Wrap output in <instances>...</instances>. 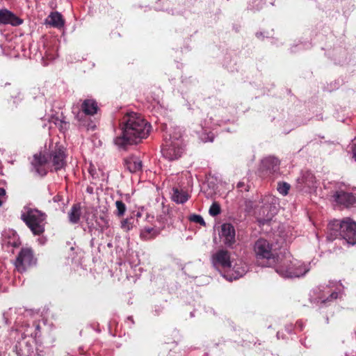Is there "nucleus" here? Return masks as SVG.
Masks as SVG:
<instances>
[{
	"label": "nucleus",
	"mask_w": 356,
	"mask_h": 356,
	"mask_svg": "<svg viewBox=\"0 0 356 356\" xmlns=\"http://www.w3.org/2000/svg\"><path fill=\"white\" fill-rule=\"evenodd\" d=\"M327 229L330 240L341 238L349 244L356 243V223L350 219L333 220L328 224Z\"/></svg>",
	"instance_id": "7ed1b4c3"
},
{
	"label": "nucleus",
	"mask_w": 356,
	"mask_h": 356,
	"mask_svg": "<svg viewBox=\"0 0 356 356\" xmlns=\"http://www.w3.org/2000/svg\"><path fill=\"white\" fill-rule=\"evenodd\" d=\"M46 218V213L31 208H28L26 211L21 215L22 220L35 236H40L44 233Z\"/></svg>",
	"instance_id": "20e7f679"
},
{
	"label": "nucleus",
	"mask_w": 356,
	"mask_h": 356,
	"mask_svg": "<svg viewBox=\"0 0 356 356\" xmlns=\"http://www.w3.org/2000/svg\"><path fill=\"white\" fill-rule=\"evenodd\" d=\"M332 197L337 204L345 207H349L356 202V197L353 193L343 191H336Z\"/></svg>",
	"instance_id": "9d476101"
},
{
	"label": "nucleus",
	"mask_w": 356,
	"mask_h": 356,
	"mask_svg": "<svg viewBox=\"0 0 356 356\" xmlns=\"http://www.w3.org/2000/svg\"><path fill=\"white\" fill-rule=\"evenodd\" d=\"M254 252L256 261L259 266L263 267L277 266L276 271L285 277H298L303 275L297 270L293 269V265L290 259L286 257L281 261L275 249L273 248V244L264 238H259L254 244Z\"/></svg>",
	"instance_id": "f257e3e1"
},
{
	"label": "nucleus",
	"mask_w": 356,
	"mask_h": 356,
	"mask_svg": "<svg viewBox=\"0 0 356 356\" xmlns=\"http://www.w3.org/2000/svg\"><path fill=\"white\" fill-rule=\"evenodd\" d=\"M49 161L52 163L55 171H58L63 169L66 165V154L64 147L61 145L56 144L54 149L50 152Z\"/></svg>",
	"instance_id": "6e6552de"
},
{
	"label": "nucleus",
	"mask_w": 356,
	"mask_h": 356,
	"mask_svg": "<svg viewBox=\"0 0 356 356\" xmlns=\"http://www.w3.org/2000/svg\"><path fill=\"white\" fill-rule=\"evenodd\" d=\"M131 220V218H125L121 221V228L123 230L128 232L132 228V222Z\"/></svg>",
	"instance_id": "a878e982"
},
{
	"label": "nucleus",
	"mask_w": 356,
	"mask_h": 356,
	"mask_svg": "<svg viewBox=\"0 0 356 356\" xmlns=\"http://www.w3.org/2000/svg\"><path fill=\"white\" fill-rule=\"evenodd\" d=\"M23 23V19L16 16L13 13L7 9L0 10V24H10L14 26H19Z\"/></svg>",
	"instance_id": "f8f14e48"
},
{
	"label": "nucleus",
	"mask_w": 356,
	"mask_h": 356,
	"mask_svg": "<svg viewBox=\"0 0 356 356\" xmlns=\"http://www.w3.org/2000/svg\"><path fill=\"white\" fill-rule=\"evenodd\" d=\"M121 134L115 139V143L124 147L127 145L138 143L146 138L150 132L151 125L138 113L129 112L120 120Z\"/></svg>",
	"instance_id": "f03ea898"
},
{
	"label": "nucleus",
	"mask_w": 356,
	"mask_h": 356,
	"mask_svg": "<svg viewBox=\"0 0 356 356\" xmlns=\"http://www.w3.org/2000/svg\"><path fill=\"white\" fill-rule=\"evenodd\" d=\"M230 252L225 249H219L211 255V261L213 266L219 269L221 268L224 272L232 267Z\"/></svg>",
	"instance_id": "423d86ee"
},
{
	"label": "nucleus",
	"mask_w": 356,
	"mask_h": 356,
	"mask_svg": "<svg viewBox=\"0 0 356 356\" xmlns=\"http://www.w3.org/2000/svg\"><path fill=\"white\" fill-rule=\"evenodd\" d=\"M352 151H353V157L355 158V159L356 161V141L354 142L353 144Z\"/></svg>",
	"instance_id": "c85d7f7f"
},
{
	"label": "nucleus",
	"mask_w": 356,
	"mask_h": 356,
	"mask_svg": "<svg viewBox=\"0 0 356 356\" xmlns=\"http://www.w3.org/2000/svg\"><path fill=\"white\" fill-rule=\"evenodd\" d=\"M245 191H249V186H247V188H245Z\"/></svg>",
	"instance_id": "72a5a7b5"
},
{
	"label": "nucleus",
	"mask_w": 356,
	"mask_h": 356,
	"mask_svg": "<svg viewBox=\"0 0 356 356\" xmlns=\"http://www.w3.org/2000/svg\"><path fill=\"white\" fill-rule=\"evenodd\" d=\"M280 161L274 156H268L262 161V167L269 174H274L280 169Z\"/></svg>",
	"instance_id": "4468645a"
},
{
	"label": "nucleus",
	"mask_w": 356,
	"mask_h": 356,
	"mask_svg": "<svg viewBox=\"0 0 356 356\" xmlns=\"http://www.w3.org/2000/svg\"><path fill=\"white\" fill-rule=\"evenodd\" d=\"M290 188V184L286 182H279L277 184V191L283 195H286L289 193Z\"/></svg>",
	"instance_id": "b1692460"
},
{
	"label": "nucleus",
	"mask_w": 356,
	"mask_h": 356,
	"mask_svg": "<svg viewBox=\"0 0 356 356\" xmlns=\"http://www.w3.org/2000/svg\"><path fill=\"white\" fill-rule=\"evenodd\" d=\"M189 219L192 222L198 223L201 225H205V222H204L203 218L200 215L193 214L190 216Z\"/></svg>",
	"instance_id": "bb28decb"
},
{
	"label": "nucleus",
	"mask_w": 356,
	"mask_h": 356,
	"mask_svg": "<svg viewBox=\"0 0 356 356\" xmlns=\"http://www.w3.org/2000/svg\"><path fill=\"white\" fill-rule=\"evenodd\" d=\"M99 109L97 102L93 99H84L80 106V108H73L72 113L75 115V118L81 122L83 114L85 115H94Z\"/></svg>",
	"instance_id": "0eeeda50"
},
{
	"label": "nucleus",
	"mask_w": 356,
	"mask_h": 356,
	"mask_svg": "<svg viewBox=\"0 0 356 356\" xmlns=\"http://www.w3.org/2000/svg\"><path fill=\"white\" fill-rule=\"evenodd\" d=\"M124 166L131 173L142 170V161L136 156H130L124 159Z\"/></svg>",
	"instance_id": "ddd939ff"
},
{
	"label": "nucleus",
	"mask_w": 356,
	"mask_h": 356,
	"mask_svg": "<svg viewBox=\"0 0 356 356\" xmlns=\"http://www.w3.org/2000/svg\"><path fill=\"white\" fill-rule=\"evenodd\" d=\"M302 182L307 187H312L316 182V177L312 172L306 171L302 175Z\"/></svg>",
	"instance_id": "412c9836"
},
{
	"label": "nucleus",
	"mask_w": 356,
	"mask_h": 356,
	"mask_svg": "<svg viewBox=\"0 0 356 356\" xmlns=\"http://www.w3.org/2000/svg\"><path fill=\"white\" fill-rule=\"evenodd\" d=\"M52 202H54V203H56L58 204V206L56 207V210H58V209H60L62 211L64 210V207H65V203H64V200H63V195H60V194H57L53 198H52Z\"/></svg>",
	"instance_id": "5701e85b"
},
{
	"label": "nucleus",
	"mask_w": 356,
	"mask_h": 356,
	"mask_svg": "<svg viewBox=\"0 0 356 356\" xmlns=\"http://www.w3.org/2000/svg\"><path fill=\"white\" fill-rule=\"evenodd\" d=\"M160 233V230H157L154 227H144L141 232L140 236L142 239L148 241L155 238Z\"/></svg>",
	"instance_id": "6ab92c4d"
},
{
	"label": "nucleus",
	"mask_w": 356,
	"mask_h": 356,
	"mask_svg": "<svg viewBox=\"0 0 356 356\" xmlns=\"http://www.w3.org/2000/svg\"><path fill=\"white\" fill-rule=\"evenodd\" d=\"M172 191V200L177 204H184L190 197L189 194L186 191L179 190L177 188H174Z\"/></svg>",
	"instance_id": "a211bd4d"
},
{
	"label": "nucleus",
	"mask_w": 356,
	"mask_h": 356,
	"mask_svg": "<svg viewBox=\"0 0 356 356\" xmlns=\"http://www.w3.org/2000/svg\"><path fill=\"white\" fill-rule=\"evenodd\" d=\"M337 296H338V293L337 292H333L330 295V297H331L332 299H336V298H337Z\"/></svg>",
	"instance_id": "7c9ffc66"
},
{
	"label": "nucleus",
	"mask_w": 356,
	"mask_h": 356,
	"mask_svg": "<svg viewBox=\"0 0 356 356\" xmlns=\"http://www.w3.org/2000/svg\"><path fill=\"white\" fill-rule=\"evenodd\" d=\"M6 195V190L3 188H0V197H5Z\"/></svg>",
	"instance_id": "c756f323"
},
{
	"label": "nucleus",
	"mask_w": 356,
	"mask_h": 356,
	"mask_svg": "<svg viewBox=\"0 0 356 356\" xmlns=\"http://www.w3.org/2000/svg\"><path fill=\"white\" fill-rule=\"evenodd\" d=\"M171 351V348H168L166 346H163L161 348V351L159 354V356H165V353L167 351Z\"/></svg>",
	"instance_id": "cd10ccee"
},
{
	"label": "nucleus",
	"mask_w": 356,
	"mask_h": 356,
	"mask_svg": "<svg viewBox=\"0 0 356 356\" xmlns=\"http://www.w3.org/2000/svg\"><path fill=\"white\" fill-rule=\"evenodd\" d=\"M245 186L243 182H238L237 184V188L241 189Z\"/></svg>",
	"instance_id": "2f4dec72"
},
{
	"label": "nucleus",
	"mask_w": 356,
	"mask_h": 356,
	"mask_svg": "<svg viewBox=\"0 0 356 356\" xmlns=\"http://www.w3.org/2000/svg\"><path fill=\"white\" fill-rule=\"evenodd\" d=\"M220 211H221V209H220V204L217 202H213L211 206L210 207V209H209V214L211 216H218V214L220 213Z\"/></svg>",
	"instance_id": "393cba45"
},
{
	"label": "nucleus",
	"mask_w": 356,
	"mask_h": 356,
	"mask_svg": "<svg viewBox=\"0 0 356 356\" xmlns=\"http://www.w3.org/2000/svg\"><path fill=\"white\" fill-rule=\"evenodd\" d=\"M46 23L53 27L60 29L64 26L65 20L62 15L60 13L56 11L50 13V15L46 19Z\"/></svg>",
	"instance_id": "2eb2a0df"
},
{
	"label": "nucleus",
	"mask_w": 356,
	"mask_h": 356,
	"mask_svg": "<svg viewBox=\"0 0 356 356\" xmlns=\"http://www.w3.org/2000/svg\"><path fill=\"white\" fill-rule=\"evenodd\" d=\"M246 272V270L243 267H238L234 266L233 268L232 267L229 269H227L225 271L224 277L229 281L233 280H237L242 277Z\"/></svg>",
	"instance_id": "dca6fc26"
},
{
	"label": "nucleus",
	"mask_w": 356,
	"mask_h": 356,
	"mask_svg": "<svg viewBox=\"0 0 356 356\" xmlns=\"http://www.w3.org/2000/svg\"><path fill=\"white\" fill-rule=\"evenodd\" d=\"M183 149L181 147V142L177 139L175 141L166 142L162 149L163 156L170 161L178 159L181 156Z\"/></svg>",
	"instance_id": "1a4fd4ad"
},
{
	"label": "nucleus",
	"mask_w": 356,
	"mask_h": 356,
	"mask_svg": "<svg viewBox=\"0 0 356 356\" xmlns=\"http://www.w3.org/2000/svg\"><path fill=\"white\" fill-rule=\"evenodd\" d=\"M40 325H39V324H37V325H36V329H37V330H39V329H40Z\"/></svg>",
	"instance_id": "473e14b6"
},
{
	"label": "nucleus",
	"mask_w": 356,
	"mask_h": 356,
	"mask_svg": "<svg viewBox=\"0 0 356 356\" xmlns=\"http://www.w3.org/2000/svg\"><path fill=\"white\" fill-rule=\"evenodd\" d=\"M81 216V207L79 203L74 204L68 213L69 221L72 224L79 222Z\"/></svg>",
	"instance_id": "f3484780"
},
{
	"label": "nucleus",
	"mask_w": 356,
	"mask_h": 356,
	"mask_svg": "<svg viewBox=\"0 0 356 356\" xmlns=\"http://www.w3.org/2000/svg\"><path fill=\"white\" fill-rule=\"evenodd\" d=\"M61 123H64V124H66L67 123L65 122H63V121H60Z\"/></svg>",
	"instance_id": "c9c22d12"
},
{
	"label": "nucleus",
	"mask_w": 356,
	"mask_h": 356,
	"mask_svg": "<svg viewBox=\"0 0 356 356\" xmlns=\"http://www.w3.org/2000/svg\"><path fill=\"white\" fill-rule=\"evenodd\" d=\"M36 263L37 258L35 257L33 250L31 248L25 247L20 250L14 264L17 272L23 273L35 266Z\"/></svg>",
	"instance_id": "39448f33"
},
{
	"label": "nucleus",
	"mask_w": 356,
	"mask_h": 356,
	"mask_svg": "<svg viewBox=\"0 0 356 356\" xmlns=\"http://www.w3.org/2000/svg\"><path fill=\"white\" fill-rule=\"evenodd\" d=\"M42 174H43V175H46V174H47V171H46V170H44V172H43V173H42Z\"/></svg>",
	"instance_id": "f704fd0d"
},
{
	"label": "nucleus",
	"mask_w": 356,
	"mask_h": 356,
	"mask_svg": "<svg viewBox=\"0 0 356 356\" xmlns=\"http://www.w3.org/2000/svg\"><path fill=\"white\" fill-rule=\"evenodd\" d=\"M220 236L223 238V242L227 246H232L236 242L234 227L231 223L222 224L221 225Z\"/></svg>",
	"instance_id": "9b49d317"
},
{
	"label": "nucleus",
	"mask_w": 356,
	"mask_h": 356,
	"mask_svg": "<svg viewBox=\"0 0 356 356\" xmlns=\"http://www.w3.org/2000/svg\"><path fill=\"white\" fill-rule=\"evenodd\" d=\"M115 206L117 208V211L115 213L116 216L118 217L123 216L127 210L125 204L121 200H117L115 202Z\"/></svg>",
	"instance_id": "4be33fe9"
},
{
	"label": "nucleus",
	"mask_w": 356,
	"mask_h": 356,
	"mask_svg": "<svg viewBox=\"0 0 356 356\" xmlns=\"http://www.w3.org/2000/svg\"><path fill=\"white\" fill-rule=\"evenodd\" d=\"M49 161V158L46 156L44 154H35L33 163L37 168L38 172L39 173L42 174V172L40 171V168L44 166L48 163Z\"/></svg>",
	"instance_id": "aec40b11"
}]
</instances>
